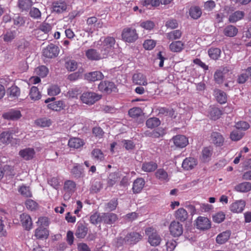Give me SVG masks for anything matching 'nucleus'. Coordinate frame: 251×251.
I'll return each mask as SVG.
<instances>
[{
  "instance_id": "obj_59",
  "label": "nucleus",
  "mask_w": 251,
  "mask_h": 251,
  "mask_svg": "<svg viewBox=\"0 0 251 251\" xmlns=\"http://www.w3.org/2000/svg\"><path fill=\"white\" fill-rule=\"evenodd\" d=\"M140 25L145 29L150 30L153 28L155 26V24L153 22L150 20H147L141 23Z\"/></svg>"
},
{
  "instance_id": "obj_5",
  "label": "nucleus",
  "mask_w": 251,
  "mask_h": 251,
  "mask_svg": "<svg viewBox=\"0 0 251 251\" xmlns=\"http://www.w3.org/2000/svg\"><path fill=\"white\" fill-rule=\"evenodd\" d=\"M100 99V96L94 92H85L82 94L80 99L83 103L89 105L94 104Z\"/></svg>"
},
{
  "instance_id": "obj_9",
  "label": "nucleus",
  "mask_w": 251,
  "mask_h": 251,
  "mask_svg": "<svg viewBox=\"0 0 251 251\" xmlns=\"http://www.w3.org/2000/svg\"><path fill=\"white\" fill-rule=\"evenodd\" d=\"M84 78L89 82H94L102 80L104 75L100 71H94L85 74Z\"/></svg>"
},
{
  "instance_id": "obj_6",
  "label": "nucleus",
  "mask_w": 251,
  "mask_h": 251,
  "mask_svg": "<svg viewBox=\"0 0 251 251\" xmlns=\"http://www.w3.org/2000/svg\"><path fill=\"white\" fill-rule=\"evenodd\" d=\"M55 100V98L52 97L51 98H48L45 100V102L46 103L53 101L48 104L47 106L48 108L56 111H60L63 109L65 107L64 102L63 100L54 101Z\"/></svg>"
},
{
  "instance_id": "obj_12",
  "label": "nucleus",
  "mask_w": 251,
  "mask_h": 251,
  "mask_svg": "<svg viewBox=\"0 0 251 251\" xmlns=\"http://www.w3.org/2000/svg\"><path fill=\"white\" fill-rule=\"evenodd\" d=\"M102 223L111 225L114 224L118 219L117 215L113 213H102Z\"/></svg>"
},
{
  "instance_id": "obj_33",
  "label": "nucleus",
  "mask_w": 251,
  "mask_h": 251,
  "mask_svg": "<svg viewBox=\"0 0 251 251\" xmlns=\"http://www.w3.org/2000/svg\"><path fill=\"white\" fill-rule=\"evenodd\" d=\"M212 149L210 147L204 148L202 151L201 160L203 162H206L208 161L212 154Z\"/></svg>"
},
{
  "instance_id": "obj_2",
  "label": "nucleus",
  "mask_w": 251,
  "mask_h": 251,
  "mask_svg": "<svg viewBox=\"0 0 251 251\" xmlns=\"http://www.w3.org/2000/svg\"><path fill=\"white\" fill-rule=\"evenodd\" d=\"M145 233L148 236V242L151 246L160 245L162 239L155 229L152 227H148L145 229Z\"/></svg>"
},
{
  "instance_id": "obj_48",
  "label": "nucleus",
  "mask_w": 251,
  "mask_h": 251,
  "mask_svg": "<svg viewBox=\"0 0 251 251\" xmlns=\"http://www.w3.org/2000/svg\"><path fill=\"white\" fill-rule=\"evenodd\" d=\"M36 124L42 127H48L51 124V122L50 119L46 118H40L35 121Z\"/></svg>"
},
{
  "instance_id": "obj_37",
  "label": "nucleus",
  "mask_w": 251,
  "mask_h": 251,
  "mask_svg": "<svg viewBox=\"0 0 251 251\" xmlns=\"http://www.w3.org/2000/svg\"><path fill=\"white\" fill-rule=\"evenodd\" d=\"M12 132L4 131L0 134V141L3 144L10 143L12 139Z\"/></svg>"
},
{
  "instance_id": "obj_29",
  "label": "nucleus",
  "mask_w": 251,
  "mask_h": 251,
  "mask_svg": "<svg viewBox=\"0 0 251 251\" xmlns=\"http://www.w3.org/2000/svg\"><path fill=\"white\" fill-rule=\"evenodd\" d=\"M175 216L176 219L183 222L188 218V213L185 209L180 208L176 211Z\"/></svg>"
},
{
  "instance_id": "obj_58",
  "label": "nucleus",
  "mask_w": 251,
  "mask_h": 251,
  "mask_svg": "<svg viewBox=\"0 0 251 251\" xmlns=\"http://www.w3.org/2000/svg\"><path fill=\"white\" fill-rule=\"evenodd\" d=\"M216 98L218 101L221 104L226 101V94L221 90L217 91Z\"/></svg>"
},
{
  "instance_id": "obj_45",
  "label": "nucleus",
  "mask_w": 251,
  "mask_h": 251,
  "mask_svg": "<svg viewBox=\"0 0 251 251\" xmlns=\"http://www.w3.org/2000/svg\"><path fill=\"white\" fill-rule=\"evenodd\" d=\"M118 178V173H110L107 178V186L108 187H112L117 181Z\"/></svg>"
},
{
  "instance_id": "obj_39",
  "label": "nucleus",
  "mask_w": 251,
  "mask_h": 251,
  "mask_svg": "<svg viewBox=\"0 0 251 251\" xmlns=\"http://www.w3.org/2000/svg\"><path fill=\"white\" fill-rule=\"evenodd\" d=\"M157 167L156 163L153 162H149L143 163L142 169L145 172H151L154 171L157 168Z\"/></svg>"
},
{
  "instance_id": "obj_10",
  "label": "nucleus",
  "mask_w": 251,
  "mask_h": 251,
  "mask_svg": "<svg viewBox=\"0 0 251 251\" xmlns=\"http://www.w3.org/2000/svg\"><path fill=\"white\" fill-rule=\"evenodd\" d=\"M197 227L201 230H205L209 228L211 226L210 222L207 218L199 217L196 221Z\"/></svg>"
},
{
  "instance_id": "obj_56",
  "label": "nucleus",
  "mask_w": 251,
  "mask_h": 251,
  "mask_svg": "<svg viewBox=\"0 0 251 251\" xmlns=\"http://www.w3.org/2000/svg\"><path fill=\"white\" fill-rule=\"evenodd\" d=\"M19 192L25 197H30L32 196L29 187L22 186L19 189Z\"/></svg>"
},
{
  "instance_id": "obj_61",
  "label": "nucleus",
  "mask_w": 251,
  "mask_h": 251,
  "mask_svg": "<svg viewBox=\"0 0 251 251\" xmlns=\"http://www.w3.org/2000/svg\"><path fill=\"white\" fill-rule=\"evenodd\" d=\"M29 14L31 17L35 19H40L41 17L40 11L38 8L35 7L30 9Z\"/></svg>"
},
{
  "instance_id": "obj_17",
  "label": "nucleus",
  "mask_w": 251,
  "mask_h": 251,
  "mask_svg": "<svg viewBox=\"0 0 251 251\" xmlns=\"http://www.w3.org/2000/svg\"><path fill=\"white\" fill-rule=\"evenodd\" d=\"M197 164V160L196 158L189 157L186 158L183 161L182 167L185 170L193 169Z\"/></svg>"
},
{
  "instance_id": "obj_23",
  "label": "nucleus",
  "mask_w": 251,
  "mask_h": 251,
  "mask_svg": "<svg viewBox=\"0 0 251 251\" xmlns=\"http://www.w3.org/2000/svg\"><path fill=\"white\" fill-rule=\"evenodd\" d=\"M245 202L244 201H238L233 202L230 206L231 211L235 213L241 212L245 207Z\"/></svg>"
},
{
  "instance_id": "obj_13",
  "label": "nucleus",
  "mask_w": 251,
  "mask_h": 251,
  "mask_svg": "<svg viewBox=\"0 0 251 251\" xmlns=\"http://www.w3.org/2000/svg\"><path fill=\"white\" fill-rule=\"evenodd\" d=\"M20 221L24 228L29 230L32 226V222L30 216L26 214L23 213L20 215Z\"/></svg>"
},
{
  "instance_id": "obj_8",
  "label": "nucleus",
  "mask_w": 251,
  "mask_h": 251,
  "mask_svg": "<svg viewBox=\"0 0 251 251\" xmlns=\"http://www.w3.org/2000/svg\"><path fill=\"white\" fill-rule=\"evenodd\" d=\"M59 52L58 47L50 44L43 50V55L46 57L52 58L56 57Z\"/></svg>"
},
{
  "instance_id": "obj_63",
  "label": "nucleus",
  "mask_w": 251,
  "mask_h": 251,
  "mask_svg": "<svg viewBox=\"0 0 251 251\" xmlns=\"http://www.w3.org/2000/svg\"><path fill=\"white\" fill-rule=\"evenodd\" d=\"M13 20L14 25L18 26H21L25 23L24 18L19 15L15 16L13 17Z\"/></svg>"
},
{
  "instance_id": "obj_49",
  "label": "nucleus",
  "mask_w": 251,
  "mask_h": 251,
  "mask_svg": "<svg viewBox=\"0 0 251 251\" xmlns=\"http://www.w3.org/2000/svg\"><path fill=\"white\" fill-rule=\"evenodd\" d=\"M209 114L212 120L218 119L222 114L221 111L217 107H212L209 111Z\"/></svg>"
},
{
  "instance_id": "obj_62",
  "label": "nucleus",
  "mask_w": 251,
  "mask_h": 251,
  "mask_svg": "<svg viewBox=\"0 0 251 251\" xmlns=\"http://www.w3.org/2000/svg\"><path fill=\"white\" fill-rule=\"evenodd\" d=\"M156 45L155 41L151 39H148L145 41L143 44L144 48L147 50H151L153 49Z\"/></svg>"
},
{
  "instance_id": "obj_51",
  "label": "nucleus",
  "mask_w": 251,
  "mask_h": 251,
  "mask_svg": "<svg viewBox=\"0 0 251 251\" xmlns=\"http://www.w3.org/2000/svg\"><path fill=\"white\" fill-rule=\"evenodd\" d=\"M156 177L160 180H168V175L167 173L164 170L160 169L157 170L155 173Z\"/></svg>"
},
{
  "instance_id": "obj_22",
  "label": "nucleus",
  "mask_w": 251,
  "mask_h": 251,
  "mask_svg": "<svg viewBox=\"0 0 251 251\" xmlns=\"http://www.w3.org/2000/svg\"><path fill=\"white\" fill-rule=\"evenodd\" d=\"M49 235L48 230L43 226H39L35 230L34 236L38 239H47Z\"/></svg>"
},
{
  "instance_id": "obj_15",
  "label": "nucleus",
  "mask_w": 251,
  "mask_h": 251,
  "mask_svg": "<svg viewBox=\"0 0 251 251\" xmlns=\"http://www.w3.org/2000/svg\"><path fill=\"white\" fill-rule=\"evenodd\" d=\"M210 138L212 143L217 147H221L224 144V138L219 132H212L211 134Z\"/></svg>"
},
{
  "instance_id": "obj_28",
  "label": "nucleus",
  "mask_w": 251,
  "mask_h": 251,
  "mask_svg": "<svg viewBox=\"0 0 251 251\" xmlns=\"http://www.w3.org/2000/svg\"><path fill=\"white\" fill-rule=\"evenodd\" d=\"M238 29L234 25H229L226 26L223 31L225 36L234 37L237 34Z\"/></svg>"
},
{
  "instance_id": "obj_60",
  "label": "nucleus",
  "mask_w": 251,
  "mask_h": 251,
  "mask_svg": "<svg viewBox=\"0 0 251 251\" xmlns=\"http://www.w3.org/2000/svg\"><path fill=\"white\" fill-rule=\"evenodd\" d=\"M36 74L39 76L45 77L48 73V69L45 66H41L36 69Z\"/></svg>"
},
{
  "instance_id": "obj_4",
  "label": "nucleus",
  "mask_w": 251,
  "mask_h": 251,
  "mask_svg": "<svg viewBox=\"0 0 251 251\" xmlns=\"http://www.w3.org/2000/svg\"><path fill=\"white\" fill-rule=\"evenodd\" d=\"M99 90L103 93L109 94L116 92L117 87L115 83L109 81H102L98 85Z\"/></svg>"
},
{
  "instance_id": "obj_26",
  "label": "nucleus",
  "mask_w": 251,
  "mask_h": 251,
  "mask_svg": "<svg viewBox=\"0 0 251 251\" xmlns=\"http://www.w3.org/2000/svg\"><path fill=\"white\" fill-rule=\"evenodd\" d=\"M87 57L91 60H99L101 59L99 51L93 49H90L86 50L85 53Z\"/></svg>"
},
{
  "instance_id": "obj_3",
  "label": "nucleus",
  "mask_w": 251,
  "mask_h": 251,
  "mask_svg": "<svg viewBox=\"0 0 251 251\" xmlns=\"http://www.w3.org/2000/svg\"><path fill=\"white\" fill-rule=\"evenodd\" d=\"M122 39L126 42L133 43L138 38L136 30L131 27L125 28L122 32Z\"/></svg>"
},
{
  "instance_id": "obj_57",
  "label": "nucleus",
  "mask_w": 251,
  "mask_h": 251,
  "mask_svg": "<svg viewBox=\"0 0 251 251\" xmlns=\"http://www.w3.org/2000/svg\"><path fill=\"white\" fill-rule=\"evenodd\" d=\"M102 187V183L100 181L95 180L93 182L91 186V191L94 193H97L100 191Z\"/></svg>"
},
{
  "instance_id": "obj_42",
  "label": "nucleus",
  "mask_w": 251,
  "mask_h": 251,
  "mask_svg": "<svg viewBox=\"0 0 251 251\" xmlns=\"http://www.w3.org/2000/svg\"><path fill=\"white\" fill-rule=\"evenodd\" d=\"M8 93L10 98L16 99L20 96V90L17 86L13 85L9 88Z\"/></svg>"
},
{
  "instance_id": "obj_16",
  "label": "nucleus",
  "mask_w": 251,
  "mask_h": 251,
  "mask_svg": "<svg viewBox=\"0 0 251 251\" xmlns=\"http://www.w3.org/2000/svg\"><path fill=\"white\" fill-rule=\"evenodd\" d=\"M35 153L34 149L28 148L21 150L19 152V155L24 159L29 160L34 157Z\"/></svg>"
},
{
  "instance_id": "obj_18",
  "label": "nucleus",
  "mask_w": 251,
  "mask_h": 251,
  "mask_svg": "<svg viewBox=\"0 0 251 251\" xmlns=\"http://www.w3.org/2000/svg\"><path fill=\"white\" fill-rule=\"evenodd\" d=\"M2 116L5 119L17 120L21 117L22 115L19 110L11 109L4 113Z\"/></svg>"
},
{
  "instance_id": "obj_64",
  "label": "nucleus",
  "mask_w": 251,
  "mask_h": 251,
  "mask_svg": "<svg viewBox=\"0 0 251 251\" xmlns=\"http://www.w3.org/2000/svg\"><path fill=\"white\" fill-rule=\"evenodd\" d=\"M51 25L46 22L42 23L39 27V29L45 33H48L51 30Z\"/></svg>"
},
{
  "instance_id": "obj_38",
  "label": "nucleus",
  "mask_w": 251,
  "mask_h": 251,
  "mask_svg": "<svg viewBox=\"0 0 251 251\" xmlns=\"http://www.w3.org/2000/svg\"><path fill=\"white\" fill-rule=\"evenodd\" d=\"M93 158L99 162L101 161L104 159L103 152L99 149H94L91 152Z\"/></svg>"
},
{
  "instance_id": "obj_20",
  "label": "nucleus",
  "mask_w": 251,
  "mask_h": 251,
  "mask_svg": "<svg viewBox=\"0 0 251 251\" xmlns=\"http://www.w3.org/2000/svg\"><path fill=\"white\" fill-rule=\"evenodd\" d=\"M145 185L144 179L142 178H137L133 183L132 191L134 194L140 193Z\"/></svg>"
},
{
  "instance_id": "obj_25",
  "label": "nucleus",
  "mask_w": 251,
  "mask_h": 251,
  "mask_svg": "<svg viewBox=\"0 0 251 251\" xmlns=\"http://www.w3.org/2000/svg\"><path fill=\"white\" fill-rule=\"evenodd\" d=\"M231 231L230 230H226L220 233L216 237V242L221 245L225 243L229 239Z\"/></svg>"
},
{
  "instance_id": "obj_11",
  "label": "nucleus",
  "mask_w": 251,
  "mask_h": 251,
  "mask_svg": "<svg viewBox=\"0 0 251 251\" xmlns=\"http://www.w3.org/2000/svg\"><path fill=\"white\" fill-rule=\"evenodd\" d=\"M172 140L176 146L180 148L186 147L188 144V139L182 135H177L174 136Z\"/></svg>"
},
{
  "instance_id": "obj_54",
  "label": "nucleus",
  "mask_w": 251,
  "mask_h": 251,
  "mask_svg": "<svg viewBox=\"0 0 251 251\" xmlns=\"http://www.w3.org/2000/svg\"><path fill=\"white\" fill-rule=\"evenodd\" d=\"M142 109L139 107H133L128 111V115L132 118H136L141 115Z\"/></svg>"
},
{
  "instance_id": "obj_27",
  "label": "nucleus",
  "mask_w": 251,
  "mask_h": 251,
  "mask_svg": "<svg viewBox=\"0 0 251 251\" xmlns=\"http://www.w3.org/2000/svg\"><path fill=\"white\" fill-rule=\"evenodd\" d=\"M234 189L238 192H247L251 190V183L249 182L241 183L236 185Z\"/></svg>"
},
{
  "instance_id": "obj_30",
  "label": "nucleus",
  "mask_w": 251,
  "mask_h": 251,
  "mask_svg": "<svg viewBox=\"0 0 251 251\" xmlns=\"http://www.w3.org/2000/svg\"><path fill=\"white\" fill-rule=\"evenodd\" d=\"M52 11L57 13H61L66 9V5L63 2H55L52 3Z\"/></svg>"
},
{
  "instance_id": "obj_24",
  "label": "nucleus",
  "mask_w": 251,
  "mask_h": 251,
  "mask_svg": "<svg viewBox=\"0 0 251 251\" xmlns=\"http://www.w3.org/2000/svg\"><path fill=\"white\" fill-rule=\"evenodd\" d=\"M88 228L84 225L80 223L77 226L75 235L78 238H83L87 234Z\"/></svg>"
},
{
  "instance_id": "obj_7",
  "label": "nucleus",
  "mask_w": 251,
  "mask_h": 251,
  "mask_svg": "<svg viewBox=\"0 0 251 251\" xmlns=\"http://www.w3.org/2000/svg\"><path fill=\"white\" fill-rule=\"evenodd\" d=\"M170 234L174 237H179L183 233V226L177 221H172L169 226Z\"/></svg>"
},
{
  "instance_id": "obj_36",
  "label": "nucleus",
  "mask_w": 251,
  "mask_h": 251,
  "mask_svg": "<svg viewBox=\"0 0 251 251\" xmlns=\"http://www.w3.org/2000/svg\"><path fill=\"white\" fill-rule=\"evenodd\" d=\"M29 97L31 100H37L41 99V95L37 87L32 86L30 90Z\"/></svg>"
},
{
  "instance_id": "obj_31",
  "label": "nucleus",
  "mask_w": 251,
  "mask_h": 251,
  "mask_svg": "<svg viewBox=\"0 0 251 251\" xmlns=\"http://www.w3.org/2000/svg\"><path fill=\"white\" fill-rule=\"evenodd\" d=\"M83 145V141L78 138H71L68 142V146L71 148L78 149Z\"/></svg>"
},
{
  "instance_id": "obj_55",
  "label": "nucleus",
  "mask_w": 251,
  "mask_h": 251,
  "mask_svg": "<svg viewBox=\"0 0 251 251\" xmlns=\"http://www.w3.org/2000/svg\"><path fill=\"white\" fill-rule=\"evenodd\" d=\"M182 35V32L179 30H175L168 33L167 37L169 40H173L179 39Z\"/></svg>"
},
{
  "instance_id": "obj_32",
  "label": "nucleus",
  "mask_w": 251,
  "mask_h": 251,
  "mask_svg": "<svg viewBox=\"0 0 251 251\" xmlns=\"http://www.w3.org/2000/svg\"><path fill=\"white\" fill-rule=\"evenodd\" d=\"M31 0H19V7L22 11H28L32 6Z\"/></svg>"
},
{
  "instance_id": "obj_50",
  "label": "nucleus",
  "mask_w": 251,
  "mask_h": 251,
  "mask_svg": "<svg viewBox=\"0 0 251 251\" xmlns=\"http://www.w3.org/2000/svg\"><path fill=\"white\" fill-rule=\"evenodd\" d=\"M115 44V40L113 37H107L105 38L102 42H101L100 44L104 47H107L109 49L111 50Z\"/></svg>"
},
{
  "instance_id": "obj_44",
  "label": "nucleus",
  "mask_w": 251,
  "mask_h": 251,
  "mask_svg": "<svg viewBox=\"0 0 251 251\" xmlns=\"http://www.w3.org/2000/svg\"><path fill=\"white\" fill-rule=\"evenodd\" d=\"M102 213L96 212L92 214L90 217V222L94 225H97L102 223Z\"/></svg>"
},
{
  "instance_id": "obj_52",
  "label": "nucleus",
  "mask_w": 251,
  "mask_h": 251,
  "mask_svg": "<svg viewBox=\"0 0 251 251\" xmlns=\"http://www.w3.org/2000/svg\"><path fill=\"white\" fill-rule=\"evenodd\" d=\"M16 32L15 31H8L3 34L1 37H2L3 40L5 42H10L15 37Z\"/></svg>"
},
{
  "instance_id": "obj_19",
  "label": "nucleus",
  "mask_w": 251,
  "mask_h": 251,
  "mask_svg": "<svg viewBox=\"0 0 251 251\" xmlns=\"http://www.w3.org/2000/svg\"><path fill=\"white\" fill-rule=\"evenodd\" d=\"M229 71L227 67L223 68L222 70H217L214 74V80L216 83L221 84L223 82L225 75Z\"/></svg>"
},
{
  "instance_id": "obj_43",
  "label": "nucleus",
  "mask_w": 251,
  "mask_h": 251,
  "mask_svg": "<svg viewBox=\"0 0 251 251\" xmlns=\"http://www.w3.org/2000/svg\"><path fill=\"white\" fill-rule=\"evenodd\" d=\"M244 13L242 11H237L229 16V21L234 23L241 20L244 16Z\"/></svg>"
},
{
  "instance_id": "obj_40",
  "label": "nucleus",
  "mask_w": 251,
  "mask_h": 251,
  "mask_svg": "<svg viewBox=\"0 0 251 251\" xmlns=\"http://www.w3.org/2000/svg\"><path fill=\"white\" fill-rule=\"evenodd\" d=\"M189 14L193 19H198L201 15V11L198 6L192 7L190 9Z\"/></svg>"
},
{
  "instance_id": "obj_14",
  "label": "nucleus",
  "mask_w": 251,
  "mask_h": 251,
  "mask_svg": "<svg viewBox=\"0 0 251 251\" xmlns=\"http://www.w3.org/2000/svg\"><path fill=\"white\" fill-rule=\"evenodd\" d=\"M165 129L163 127H159L156 129L150 131L147 130L144 132L146 136L157 138L163 137L165 134Z\"/></svg>"
},
{
  "instance_id": "obj_35",
  "label": "nucleus",
  "mask_w": 251,
  "mask_h": 251,
  "mask_svg": "<svg viewBox=\"0 0 251 251\" xmlns=\"http://www.w3.org/2000/svg\"><path fill=\"white\" fill-rule=\"evenodd\" d=\"M161 124L159 119L156 117L150 118L146 121V126L148 128H154L159 126Z\"/></svg>"
},
{
  "instance_id": "obj_46",
  "label": "nucleus",
  "mask_w": 251,
  "mask_h": 251,
  "mask_svg": "<svg viewBox=\"0 0 251 251\" xmlns=\"http://www.w3.org/2000/svg\"><path fill=\"white\" fill-rule=\"evenodd\" d=\"M244 136V133L243 132L241 131V130H239L237 129H236L234 130H233L230 135V137L232 141H238L240 140L243 136Z\"/></svg>"
},
{
  "instance_id": "obj_41",
  "label": "nucleus",
  "mask_w": 251,
  "mask_h": 251,
  "mask_svg": "<svg viewBox=\"0 0 251 251\" xmlns=\"http://www.w3.org/2000/svg\"><path fill=\"white\" fill-rule=\"evenodd\" d=\"M76 184L72 180H67L64 183V189L66 192L73 193L75 189Z\"/></svg>"
},
{
  "instance_id": "obj_34",
  "label": "nucleus",
  "mask_w": 251,
  "mask_h": 251,
  "mask_svg": "<svg viewBox=\"0 0 251 251\" xmlns=\"http://www.w3.org/2000/svg\"><path fill=\"white\" fill-rule=\"evenodd\" d=\"M170 49L173 52H179L184 48V44L180 41L172 42L170 45Z\"/></svg>"
},
{
  "instance_id": "obj_1",
  "label": "nucleus",
  "mask_w": 251,
  "mask_h": 251,
  "mask_svg": "<svg viewBox=\"0 0 251 251\" xmlns=\"http://www.w3.org/2000/svg\"><path fill=\"white\" fill-rule=\"evenodd\" d=\"M142 235L139 232L131 231L128 232L124 237L120 236L115 239V245L118 247H121L125 245H134L142 239Z\"/></svg>"
},
{
  "instance_id": "obj_47",
  "label": "nucleus",
  "mask_w": 251,
  "mask_h": 251,
  "mask_svg": "<svg viewBox=\"0 0 251 251\" xmlns=\"http://www.w3.org/2000/svg\"><path fill=\"white\" fill-rule=\"evenodd\" d=\"M221 52L220 49L218 48H211L208 50V54L211 58L216 60L220 57Z\"/></svg>"
},
{
  "instance_id": "obj_21",
  "label": "nucleus",
  "mask_w": 251,
  "mask_h": 251,
  "mask_svg": "<svg viewBox=\"0 0 251 251\" xmlns=\"http://www.w3.org/2000/svg\"><path fill=\"white\" fill-rule=\"evenodd\" d=\"M133 82L139 85H146L147 81L146 76L141 73H137L133 75L132 76Z\"/></svg>"
},
{
  "instance_id": "obj_53",
  "label": "nucleus",
  "mask_w": 251,
  "mask_h": 251,
  "mask_svg": "<svg viewBox=\"0 0 251 251\" xmlns=\"http://www.w3.org/2000/svg\"><path fill=\"white\" fill-rule=\"evenodd\" d=\"M99 45H100L99 50H100V51H99V54L100 55L101 59L106 58L111 50L109 49L108 47H104L101 44Z\"/></svg>"
}]
</instances>
